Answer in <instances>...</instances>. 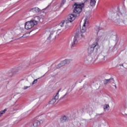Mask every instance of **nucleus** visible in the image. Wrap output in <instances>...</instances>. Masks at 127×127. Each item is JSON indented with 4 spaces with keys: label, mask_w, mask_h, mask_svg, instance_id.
I'll return each mask as SVG.
<instances>
[{
    "label": "nucleus",
    "mask_w": 127,
    "mask_h": 127,
    "mask_svg": "<svg viewBox=\"0 0 127 127\" xmlns=\"http://www.w3.org/2000/svg\"><path fill=\"white\" fill-rule=\"evenodd\" d=\"M10 42H12V41H11Z\"/></svg>",
    "instance_id": "40"
},
{
    "label": "nucleus",
    "mask_w": 127,
    "mask_h": 127,
    "mask_svg": "<svg viewBox=\"0 0 127 127\" xmlns=\"http://www.w3.org/2000/svg\"><path fill=\"white\" fill-rule=\"evenodd\" d=\"M96 4V0H91L90 2V5L91 6H95Z\"/></svg>",
    "instance_id": "17"
},
{
    "label": "nucleus",
    "mask_w": 127,
    "mask_h": 127,
    "mask_svg": "<svg viewBox=\"0 0 127 127\" xmlns=\"http://www.w3.org/2000/svg\"><path fill=\"white\" fill-rule=\"evenodd\" d=\"M37 81H38L37 79H35V80L33 81V82H32V85H34V84H36V83H37Z\"/></svg>",
    "instance_id": "25"
},
{
    "label": "nucleus",
    "mask_w": 127,
    "mask_h": 127,
    "mask_svg": "<svg viewBox=\"0 0 127 127\" xmlns=\"http://www.w3.org/2000/svg\"><path fill=\"white\" fill-rule=\"evenodd\" d=\"M117 13L118 15H120V14H122V13H121V12L120 11H117Z\"/></svg>",
    "instance_id": "30"
},
{
    "label": "nucleus",
    "mask_w": 127,
    "mask_h": 127,
    "mask_svg": "<svg viewBox=\"0 0 127 127\" xmlns=\"http://www.w3.org/2000/svg\"><path fill=\"white\" fill-rule=\"evenodd\" d=\"M103 41H107L108 40V36H103L102 37Z\"/></svg>",
    "instance_id": "19"
},
{
    "label": "nucleus",
    "mask_w": 127,
    "mask_h": 127,
    "mask_svg": "<svg viewBox=\"0 0 127 127\" xmlns=\"http://www.w3.org/2000/svg\"><path fill=\"white\" fill-rule=\"evenodd\" d=\"M108 80H109V81H108V83H114V78H111Z\"/></svg>",
    "instance_id": "23"
},
{
    "label": "nucleus",
    "mask_w": 127,
    "mask_h": 127,
    "mask_svg": "<svg viewBox=\"0 0 127 127\" xmlns=\"http://www.w3.org/2000/svg\"><path fill=\"white\" fill-rule=\"evenodd\" d=\"M109 109L110 106L108 104H105L104 106V110H107L108 111H109Z\"/></svg>",
    "instance_id": "18"
},
{
    "label": "nucleus",
    "mask_w": 127,
    "mask_h": 127,
    "mask_svg": "<svg viewBox=\"0 0 127 127\" xmlns=\"http://www.w3.org/2000/svg\"><path fill=\"white\" fill-rule=\"evenodd\" d=\"M93 58L91 57V56H87L86 58V61H87V62L88 63H91V62H92V61H96V60H97V59H98V57H99V55H98V54H95L93 55Z\"/></svg>",
    "instance_id": "4"
},
{
    "label": "nucleus",
    "mask_w": 127,
    "mask_h": 127,
    "mask_svg": "<svg viewBox=\"0 0 127 127\" xmlns=\"http://www.w3.org/2000/svg\"><path fill=\"white\" fill-rule=\"evenodd\" d=\"M95 30H96V31H99L100 30V28L99 27L97 26L95 28Z\"/></svg>",
    "instance_id": "27"
},
{
    "label": "nucleus",
    "mask_w": 127,
    "mask_h": 127,
    "mask_svg": "<svg viewBox=\"0 0 127 127\" xmlns=\"http://www.w3.org/2000/svg\"><path fill=\"white\" fill-rule=\"evenodd\" d=\"M80 36H81V37L82 38H85V37L84 36V35H83V34H81L80 35Z\"/></svg>",
    "instance_id": "34"
},
{
    "label": "nucleus",
    "mask_w": 127,
    "mask_h": 127,
    "mask_svg": "<svg viewBox=\"0 0 127 127\" xmlns=\"http://www.w3.org/2000/svg\"><path fill=\"white\" fill-rule=\"evenodd\" d=\"M29 87H30V86H24V89L26 90V89H28V88H29Z\"/></svg>",
    "instance_id": "29"
},
{
    "label": "nucleus",
    "mask_w": 127,
    "mask_h": 127,
    "mask_svg": "<svg viewBox=\"0 0 127 127\" xmlns=\"http://www.w3.org/2000/svg\"><path fill=\"white\" fill-rule=\"evenodd\" d=\"M123 109L124 110H126V109H127V104H124L123 105Z\"/></svg>",
    "instance_id": "26"
},
{
    "label": "nucleus",
    "mask_w": 127,
    "mask_h": 127,
    "mask_svg": "<svg viewBox=\"0 0 127 127\" xmlns=\"http://www.w3.org/2000/svg\"><path fill=\"white\" fill-rule=\"evenodd\" d=\"M88 23V20L87 19H84V23L83 25L82 29L80 30V31L82 33L86 32V24Z\"/></svg>",
    "instance_id": "11"
},
{
    "label": "nucleus",
    "mask_w": 127,
    "mask_h": 127,
    "mask_svg": "<svg viewBox=\"0 0 127 127\" xmlns=\"http://www.w3.org/2000/svg\"><path fill=\"white\" fill-rule=\"evenodd\" d=\"M68 117L66 116H64L62 117L60 119L61 123H66V122H68Z\"/></svg>",
    "instance_id": "14"
},
{
    "label": "nucleus",
    "mask_w": 127,
    "mask_h": 127,
    "mask_svg": "<svg viewBox=\"0 0 127 127\" xmlns=\"http://www.w3.org/2000/svg\"><path fill=\"white\" fill-rule=\"evenodd\" d=\"M41 10V9H40L39 8L36 7L30 9L29 11H32V12H39V11Z\"/></svg>",
    "instance_id": "15"
},
{
    "label": "nucleus",
    "mask_w": 127,
    "mask_h": 127,
    "mask_svg": "<svg viewBox=\"0 0 127 127\" xmlns=\"http://www.w3.org/2000/svg\"><path fill=\"white\" fill-rule=\"evenodd\" d=\"M116 89H117V85H115Z\"/></svg>",
    "instance_id": "38"
},
{
    "label": "nucleus",
    "mask_w": 127,
    "mask_h": 127,
    "mask_svg": "<svg viewBox=\"0 0 127 127\" xmlns=\"http://www.w3.org/2000/svg\"><path fill=\"white\" fill-rule=\"evenodd\" d=\"M100 49V47L98 45V43H94L93 45L90 46L88 48V54H92L94 52V50L97 51L98 49Z\"/></svg>",
    "instance_id": "2"
},
{
    "label": "nucleus",
    "mask_w": 127,
    "mask_h": 127,
    "mask_svg": "<svg viewBox=\"0 0 127 127\" xmlns=\"http://www.w3.org/2000/svg\"><path fill=\"white\" fill-rule=\"evenodd\" d=\"M24 36V35H23L22 37L19 38L18 39H20V38H22V37H23Z\"/></svg>",
    "instance_id": "37"
},
{
    "label": "nucleus",
    "mask_w": 127,
    "mask_h": 127,
    "mask_svg": "<svg viewBox=\"0 0 127 127\" xmlns=\"http://www.w3.org/2000/svg\"><path fill=\"white\" fill-rule=\"evenodd\" d=\"M109 81H110V80L104 79L103 80V83H104V85H107V84H109Z\"/></svg>",
    "instance_id": "20"
},
{
    "label": "nucleus",
    "mask_w": 127,
    "mask_h": 127,
    "mask_svg": "<svg viewBox=\"0 0 127 127\" xmlns=\"http://www.w3.org/2000/svg\"><path fill=\"white\" fill-rule=\"evenodd\" d=\"M96 127H101V124H98Z\"/></svg>",
    "instance_id": "36"
},
{
    "label": "nucleus",
    "mask_w": 127,
    "mask_h": 127,
    "mask_svg": "<svg viewBox=\"0 0 127 127\" xmlns=\"http://www.w3.org/2000/svg\"><path fill=\"white\" fill-rule=\"evenodd\" d=\"M5 112H6V109H5L3 111H1L0 112V115H3V114H4V113H5Z\"/></svg>",
    "instance_id": "24"
},
{
    "label": "nucleus",
    "mask_w": 127,
    "mask_h": 127,
    "mask_svg": "<svg viewBox=\"0 0 127 127\" xmlns=\"http://www.w3.org/2000/svg\"><path fill=\"white\" fill-rule=\"evenodd\" d=\"M68 92H66L62 97H61V99H64V98H65V97H66V95H68Z\"/></svg>",
    "instance_id": "28"
},
{
    "label": "nucleus",
    "mask_w": 127,
    "mask_h": 127,
    "mask_svg": "<svg viewBox=\"0 0 127 127\" xmlns=\"http://www.w3.org/2000/svg\"><path fill=\"white\" fill-rule=\"evenodd\" d=\"M65 2H66V0H62L61 3L60 4L61 5V6H63V5H64V3H65Z\"/></svg>",
    "instance_id": "21"
},
{
    "label": "nucleus",
    "mask_w": 127,
    "mask_h": 127,
    "mask_svg": "<svg viewBox=\"0 0 127 127\" xmlns=\"http://www.w3.org/2000/svg\"><path fill=\"white\" fill-rule=\"evenodd\" d=\"M101 123H105V124H106V120L103 119L101 120Z\"/></svg>",
    "instance_id": "31"
},
{
    "label": "nucleus",
    "mask_w": 127,
    "mask_h": 127,
    "mask_svg": "<svg viewBox=\"0 0 127 127\" xmlns=\"http://www.w3.org/2000/svg\"><path fill=\"white\" fill-rule=\"evenodd\" d=\"M79 36V34L77 33L75 36L73 40V42L71 45V48H73V47H75V45L78 43V41L77 40V38H78Z\"/></svg>",
    "instance_id": "9"
},
{
    "label": "nucleus",
    "mask_w": 127,
    "mask_h": 127,
    "mask_svg": "<svg viewBox=\"0 0 127 127\" xmlns=\"http://www.w3.org/2000/svg\"><path fill=\"white\" fill-rule=\"evenodd\" d=\"M18 72V70L12 69L7 72V76H8V77H12L13 75H15V74H16Z\"/></svg>",
    "instance_id": "8"
},
{
    "label": "nucleus",
    "mask_w": 127,
    "mask_h": 127,
    "mask_svg": "<svg viewBox=\"0 0 127 127\" xmlns=\"http://www.w3.org/2000/svg\"><path fill=\"white\" fill-rule=\"evenodd\" d=\"M99 38H97L96 39V43H98V42L99 41Z\"/></svg>",
    "instance_id": "33"
},
{
    "label": "nucleus",
    "mask_w": 127,
    "mask_h": 127,
    "mask_svg": "<svg viewBox=\"0 0 127 127\" xmlns=\"http://www.w3.org/2000/svg\"><path fill=\"white\" fill-rule=\"evenodd\" d=\"M48 33L49 35L47 38V40H49V41H52V40H54L56 38V33L55 32L49 31Z\"/></svg>",
    "instance_id": "5"
},
{
    "label": "nucleus",
    "mask_w": 127,
    "mask_h": 127,
    "mask_svg": "<svg viewBox=\"0 0 127 127\" xmlns=\"http://www.w3.org/2000/svg\"><path fill=\"white\" fill-rule=\"evenodd\" d=\"M99 59L101 62H104V61L107 60V57L101 54L99 55Z\"/></svg>",
    "instance_id": "13"
},
{
    "label": "nucleus",
    "mask_w": 127,
    "mask_h": 127,
    "mask_svg": "<svg viewBox=\"0 0 127 127\" xmlns=\"http://www.w3.org/2000/svg\"><path fill=\"white\" fill-rule=\"evenodd\" d=\"M83 123H86V121H82Z\"/></svg>",
    "instance_id": "39"
},
{
    "label": "nucleus",
    "mask_w": 127,
    "mask_h": 127,
    "mask_svg": "<svg viewBox=\"0 0 127 127\" xmlns=\"http://www.w3.org/2000/svg\"><path fill=\"white\" fill-rule=\"evenodd\" d=\"M41 124H43V120H41L40 121L35 120L33 123V126L37 127L38 126H40Z\"/></svg>",
    "instance_id": "12"
},
{
    "label": "nucleus",
    "mask_w": 127,
    "mask_h": 127,
    "mask_svg": "<svg viewBox=\"0 0 127 127\" xmlns=\"http://www.w3.org/2000/svg\"><path fill=\"white\" fill-rule=\"evenodd\" d=\"M71 62L70 60H65L62 61L60 64H59V67H62L63 66H65L66 64H69Z\"/></svg>",
    "instance_id": "10"
},
{
    "label": "nucleus",
    "mask_w": 127,
    "mask_h": 127,
    "mask_svg": "<svg viewBox=\"0 0 127 127\" xmlns=\"http://www.w3.org/2000/svg\"><path fill=\"white\" fill-rule=\"evenodd\" d=\"M71 0L73 1V0Z\"/></svg>",
    "instance_id": "41"
},
{
    "label": "nucleus",
    "mask_w": 127,
    "mask_h": 127,
    "mask_svg": "<svg viewBox=\"0 0 127 127\" xmlns=\"http://www.w3.org/2000/svg\"><path fill=\"white\" fill-rule=\"evenodd\" d=\"M34 25H36V22L34 23L33 20H31L30 21L26 22L25 24V28L28 30L30 29L34 26Z\"/></svg>",
    "instance_id": "3"
},
{
    "label": "nucleus",
    "mask_w": 127,
    "mask_h": 127,
    "mask_svg": "<svg viewBox=\"0 0 127 127\" xmlns=\"http://www.w3.org/2000/svg\"><path fill=\"white\" fill-rule=\"evenodd\" d=\"M73 13L70 14L67 16V20L63 21L60 24L59 26L61 27H63L64 26V24L69 23V22H72L75 20V18H76V16H78V14H80V12H82V8L84 7V3H75L73 5Z\"/></svg>",
    "instance_id": "1"
},
{
    "label": "nucleus",
    "mask_w": 127,
    "mask_h": 127,
    "mask_svg": "<svg viewBox=\"0 0 127 127\" xmlns=\"http://www.w3.org/2000/svg\"><path fill=\"white\" fill-rule=\"evenodd\" d=\"M89 2V0H84V3H86V2Z\"/></svg>",
    "instance_id": "32"
},
{
    "label": "nucleus",
    "mask_w": 127,
    "mask_h": 127,
    "mask_svg": "<svg viewBox=\"0 0 127 127\" xmlns=\"http://www.w3.org/2000/svg\"><path fill=\"white\" fill-rule=\"evenodd\" d=\"M98 116H102V114H96V117H98Z\"/></svg>",
    "instance_id": "35"
},
{
    "label": "nucleus",
    "mask_w": 127,
    "mask_h": 127,
    "mask_svg": "<svg viewBox=\"0 0 127 127\" xmlns=\"http://www.w3.org/2000/svg\"><path fill=\"white\" fill-rule=\"evenodd\" d=\"M33 21L34 23H35L36 22V25L38 23V21H40V22H43V18H42V16H36L34 17V20H33Z\"/></svg>",
    "instance_id": "7"
},
{
    "label": "nucleus",
    "mask_w": 127,
    "mask_h": 127,
    "mask_svg": "<svg viewBox=\"0 0 127 127\" xmlns=\"http://www.w3.org/2000/svg\"><path fill=\"white\" fill-rule=\"evenodd\" d=\"M60 91V89L59 90L58 93H57V94L55 95V96L54 97H53L52 98V100H51V101H49V104L50 105H54L55 104V103H56V101L57 100H58V99H59V91Z\"/></svg>",
    "instance_id": "6"
},
{
    "label": "nucleus",
    "mask_w": 127,
    "mask_h": 127,
    "mask_svg": "<svg viewBox=\"0 0 127 127\" xmlns=\"http://www.w3.org/2000/svg\"><path fill=\"white\" fill-rule=\"evenodd\" d=\"M46 9L47 10H49V9H50V5H48V6L46 8H45V9H43L42 11H43L44 10H46Z\"/></svg>",
    "instance_id": "22"
},
{
    "label": "nucleus",
    "mask_w": 127,
    "mask_h": 127,
    "mask_svg": "<svg viewBox=\"0 0 127 127\" xmlns=\"http://www.w3.org/2000/svg\"><path fill=\"white\" fill-rule=\"evenodd\" d=\"M60 7H62L61 5L60 4H57L56 6H54L53 10L54 11H56L57 10H59V8H60Z\"/></svg>",
    "instance_id": "16"
}]
</instances>
